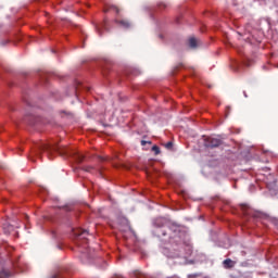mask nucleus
<instances>
[{
    "mask_svg": "<svg viewBox=\"0 0 278 278\" xmlns=\"http://www.w3.org/2000/svg\"><path fill=\"white\" fill-rule=\"evenodd\" d=\"M163 147H165V149L168 151H173V141H168L167 143L163 144Z\"/></svg>",
    "mask_w": 278,
    "mask_h": 278,
    "instance_id": "9b49d317",
    "label": "nucleus"
},
{
    "mask_svg": "<svg viewBox=\"0 0 278 278\" xmlns=\"http://www.w3.org/2000/svg\"><path fill=\"white\" fill-rule=\"evenodd\" d=\"M166 257H190L192 255V245L181 240L180 236H175L169 247L163 250Z\"/></svg>",
    "mask_w": 278,
    "mask_h": 278,
    "instance_id": "f257e3e1",
    "label": "nucleus"
},
{
    "mask_svg": "<svg viewBox=\"0 0 278 278\" xmlns=\"http://www.w3.org/2000/svg\"><path fill=\"white\" fill-rule=\"evenodd\" d=\"M108 25V21H104V27Z\"/></svg>",
    "mask_w": 278,
    "mask_h": 278,
    "instance_id": "a211bd4d",
    "label": "nucleus"
},
{
    "mask_svg": "<svg viewBox=\"0 0 278 278\" xmlns=\"http://www.w3.org/2000/svg\"><path fill=\"white\" fill-rule=\"evenodd\" d=\"M117 278H123V277H117Z\"/></svg>",
    "mask_w": 278,
    "mask_h": 278,
    "instance_id": "aec40b11",
    "label": "nucleus"
},
{
    "mask_svg": "<svg viewBox=\"0 0 278 278\" xmlns=\"http://www.w3.org/2000/svg\"><path fill=\"white\" fill-rule=\"evenodd\" d=\"M111 10H114L116 12V14H118L121 12V9H118V7H116V5H112Z\"/></svg>",
    "mask_w": 278,
    "mask_h": 278,
    "instance_id": "ddd939ff",
    "label": "nucleus"
},
{
    "mask_svg": "<svg viewBox=\"0 0 278 278\" xmlns=\"http://www.w3.org/2000/svg\"><path fill=\"white\" fill-rule=\"evenodd\" d=\"M1 227L4 231V233H9L10 231H12V227L8 223L1 224Z\"/></svg>",
    "mask_w": 278,
    "mask_h": 278,
    "instance_id": "1a4fd4ad",
    "label": "nucleus"
},
{
    "mask_svg": "<svg viewBox=\"0 0 278 278\" xmlns=\"http://www.w3.org/2000/svg\"><path fill=\"white\" fill-rule=\"evenodd\" d=\"M12 275V273L3 269L0 271V278H10V276Z\"/></svg>",
    "mask_w": 278,
    "mask_h": 278,
    "instance_id": "9d476101",
    "label": "nucleus"
},
{
    "mask_svg": "<svg viewBox=\"0 0 278 278\" xmlns=\"http://www.w3.org/2000/svg\"><path fill=\"white\" fill-rule=\"evenodd\" d=\"M84 170H86V173H90V170H92V167L91 166L84 167Z\"/></svg>",
    "mask_w": 278,
    "mask_h": 278,
    "instance_id": "4468645a",
    "label": "nucleus"
},
{
    "mask_svg": "<svg viewBox=\"0 0 278 278\" xmlns=\"http://www.w3.org/2000/svg\"><path fill=\"white\" fill-rule=\"evenodd\" d=\"M172 227H173L174 231H177V226L176 225H173Z\"/></svg>",
    "mask_w": 278,
    "mask_h": 278,
    "instance_id": "f3484780",
    "label": "nucleus"
},
{
    "mask_svg": "<svg viewBox=\"0 0 278 278\" xmlns=\"http://www.w3.org/2000/svg\"><path fill=\"white\" fill-rule=\"evenodd\" d=\"M159 238H164V236H166V232H163L162 235H157Z\"/></svg>",
    "mask_w": 278,
    "mask_h": 278,
    "instance_id": "2eb2a0df",
    "label": "nucleus"
},
{
    "mask_svg": "<svg viewBox=\"0 0 278 278\" xmlns=\"http://www.w3.org/2000/svg\"><path fill=\"white\" fill-rule=\"evenodd\" d=\"M141 144H142V147H144L147 144V141L142 140Z\"/></svg>",
    "mask_w": 278,
    "mask_h": 278,
    "instance_id": "dca6fc26",
    "label": "nucleus"
},
{
    "mask_svg": "<svg viewBox=\"0 0 278 278\" xmlns=\"http://www.w3.org/2000/svg\"><path fill=\"white\" fill-rule=\"evenodd\" d=\"M220 144H223V140L218 138L208 137L204 140V147H206V149H216L220 147Z\"/></svg>",
    "mask_w": 278,
    "mask_h": 278,
    "instance_id": "20e7f679",
    "label": "nucleus"
},
{
    "mask_svg": "<svg viewBox=\"0 0 278 278\" xmlns=\"http://www.w3.org/2000/svg\"><path fill=\"white\" fill-rule=\"evenodd\" d=\"M74 159L76 160V162H78V164H81V162H84L86 156L81 153H76V154H74Z\"/></svg>",
    "mask_w": 278,
    "mask_h": 278,
    "instance_id": "6e6552de",
    "label": "nucleus"
},
{
    "mask_svg": "<svg viewBox=\"0 0 278 278\" xmlns=\"http://www.w3.org/2000/svg\"><path fill=\"white\" fill-rule=\"evenodd\" d=\"M198 45H199V40L197 38L194 37L189 38V47L191 49H197Z\"/></svg>",
    "mask_w": 278,
    "mask_h": 278,
    "instance_id": "423d86ee",
    "label": "nucleus"
},
{
    "mask_svg": "<svg viewBox=\"0 0 278 278\" xmlns=\"http://www.w3.org/2000/svg\"><path fill=\"white\" fill-rule=\"evenodd\" d=\"M116 25L124 27V29H129L131 27V22L129 20H115Z\"/></svg>",
    "mask_w": 278,
    "mask_h": 278,
    "instance_id": "39448f33",
    "label": "nucleus"
},
{
    "mask_svg": "<svg viewBox=\"0 0 278 278\" xmlns=\"http://www.w3.org/2000/svg\"><path fill=\"white\" fill-rule=\"evenodd\" d=\"M74 236L76 238L77 247H85L84 243L88 244V239L86 238V236H88V230H81V229L76 230L74 231Z\"/></svg>",
    "mask_w": 278,
    "mask_h": 278,
    "instance_id": "7ed1b4c3",
    "label": "nucleus"
},
{
    "mask_svg": "<svg viewBox=\"0 0 278 278\" xmlns=\"http://www.w3.org/2000/svg\"><path fill=\"white\" fill-rule=\"evenodd\" d=\"M152 151H153L156 155H160V147L153 146V147H152Z\"/></svg>",
    "mask_w": 278,
    "mask_h": 278,
    "instance_id": "f8f14e48",
    "label": "nucleus"
},
{
    "mask_svg": "<svg viewBox=\"0 0 278 278\" xmlns=\"http://www.w3.org/2000/svg\"><path fill=\"white\" fill-rule=\"evenodd\" d=\"M98 34H100V36H101V30L98 28Z\"/></svg>",
    "mask_w": 278,
    "mask_h": 278,
    "instance_id": "6ab92c4d",
    "label": "nucleus"
},
{
    "mask_svg": "<svg viewBox=\"0 0 278 278\" xmlns=\"http://www.w3.org/2000/svg\"><path fill=\"white\" fill-rule=\"evenodd\" d=\"M40 153H47L48 157L51 159V153H59V155H71V151L66 147L62 146H51L49 143H43L39 146Z\"/></svg>",
    "mask_w": 278,
    "mask_h": 278,
    "instance_id": "f03ea898",
    "label": "nucleus"
},
{
    "mask_svg": "<svg viewBox=\"0 0 278 278\" xmlns=\"http://www.w3.org/2000/svg\"><path fill=\"white\" fill-rule=\"evenodd\" d=\"M223 265L225 268H233V266L236 265L233 263V261H231V258H226L224 262H223Z\"/></svg>",
    "mask_w": 278,
    "mask_h": 278,
    "instance_id": "0eeeda50",
    "label": "nucleus"
}]
</instances>
